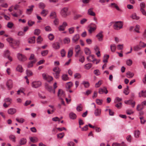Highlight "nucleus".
Instances as JSON below:
<instances>
[{"mask_svg": "<svg viewBox=\"0 0 146 146\" xmlns=\"http://www.w3.org/2000/svg\"><path fill=\"white\" fill-rule=\"evenodd\" d=\"M96 29V27H90V29L88 30V31L90 33H91L94 31Z\"/></svg>", "mask_w": 146, "mask_h": 146, "instance_id": "79ce46f5", "label": "nucleus"}, {"mask_svg": "<svg viewBox=\"0 0 146 146\" xmlns=\"http://www.w3.org/2000/svg\"><path fill=\"white\" fill-rule=\"evenodd\" d=\"M103 100H102L97 99L96 100V103L99 105H101L102 104Z\"/></svg>", "mask_w": 146, "mask_h": 146, "instance_id": "052dcab7", "label": "nucleus"}, {"mask_svg": "<svg viewBox=\"0 0 146 146\" xmlns=\"http://www.w3.org/2000/svg\"><path fill=\"white\" fill-rule=\"evenodd\" d=\"M92 66V64L91 63H88L85 64L84 66V68L86 69H90Z\"/></svg>", "mask_w": 146, "mask_h": 146, "instance_id": "7c9ffc66", "label": "nucleus"}, {"mask_svg": "<svg viewBox=\"0 0 146 146\" xmlns=\"http://www.w3.org/2000/svg\"><path fill=\"white\" fill-rule=\"evenodd\" d=\"M140 132L138 130H135L134 133V134L135 137L136 138H137L139 136L140 134Z\"/></svg>", "mask_w": 146, "mask_h": 146, "instance_id": "b1692460", "label": "nucleus"}, {"mask_svg": "<svg viewBox=\"0 0 146 146\" xmlns=\"http://www.w3.org/2000/svg\"><path fill=\"white\" fill-rule=\"evenodd\" d=\"M45 29L46 31H50L52 30L51 28L49 26H48L45 27Z\"/></svg>", "mask_w": 146, "mask_h": 146, "instance_id": "338daca9", "label": "nucleus"}, {"mask_svg": "<svg viewBox=\"0 0 146 146\" xmlns=\"http://www.w3.org/2000/svg\"><path fill=\"white\" fill-rule=\"evenodd\" d=\"M27 141V140L26 139L22 138L20 140L19 144L21 145H23L26 143Z\"/></svg>", "mask_w": 146, "mask_h": 146, "instance_id": "2eb2a0df", "label": "nucleus"}, {"mask_svg": "<svg viewBox=\"0 0 146 146\" xmlns=\"http://www.w3.org/2000/svg\"><path fill=\"white\" fill-rule=\"evenodd\" d=\"M53 78L52 77L49 76H47V78H46V79L45 80H47L48 82H50L51 81H52L53 80Z\"/></svg>", "mask_w": 146, "mask_h": 146, "instance_id": "0e129e2a", "label": "nucleus"}, {"mask_svg": "<svg viewBox=\"0 0 146 146\" xmlns=\"http://www.w3.org/2000/svg\"><path fill=\"white\" fill-rule=\"evenodd\" d=\"M82 84L84 85V87L86 88H88L89 86V83L88 82L84 81L83 82Z\"/></svg>", "mask_w": 146, "mask_h": 146, "instance_id": "37998d69", "label": "nucleus"}, {"mask_svg": "<svg viewBox=\"0 0 146 146\" xmlns=\"http://www.w3.org/2000/svg\"><path fill=\"white\" fill-rule=\"evenodd\" d=\"M16 120L19 123H23L25 121V119L23 118H21L19 119L18 118H16Z\"/></svg>", "mask_w": 146, "mask_h": 146, "instance_id": "09e8293b", "label": "nucleus"}, {"mask_svg": "<svg viewBox=\"0 0 146 146\" xmlns=\"http://www.w3.org/2000/svg\"><path fill=\"white\" fill-rule=\"evenodd\" d=\"M141 49V47L139 45H136L133 47V49L135 51H138Z\"/></svg>", "mask_w": 146, "mask_h": 146, "instance_id": "f3484780", "label": "nucleus"}, {"mask_svg": "<svg viewBox=\"0 0 146 146\" xmlns=\"http://www.w3.org/2000/svg\"><path fill=\"white\" fill-rule=\"evenodd\" d=\"M70 118L72 119H74L76 118V114L73 112H71L69 114Z\"/></svg>", "mask_w": 146, "mask_h": 146, "instance_id": "4468645a", "label": "nucleus"}, {"mask_svg": "<svg viewBox=\"0 0 146 146\" xmlns=\"http://www.w3.org/2000/svg\"><path fill=\"white\" fill-rule=\"evenodd\" d=\"M34 7L33 5H31V6L29 7V8L27 9V12H32L33 11V8Z\"/></svg>", "mask_w": 146, "mask_h": 146, "instance_id": "603ef678", "label": "nucleus"}, {"mask_svg": "<svg viewBox=\"0 0 146 146\" xmlns=\"http://www.w3.org/2000/svg\"><path fill=\"white\" fill-rule=\"evenodd\" d=\"M73 54V51L72 49H69L68 53V58L71 57Z\"/></svg>", "mask_w": 146, "mask_h": 146, "instance_id": "e433bc0d", "label": "nucleus"}, {"mask_svg": "<svg viewBox=\"0 0 146 146\" xmlns=\"http://www.w3.org/2000/svg\"><path fill=\"white\" fill-rule=\"evenodd\" d=\"M116 48L115 45L114 44H112L110 45V49L111 51L112 52H115Z\"/></svg>", "mask_w": 146, "mask_h": 146, "instance_id": "dca6fc26", "label": "nucleus"}, {"mask_svg": "<svg viewBox=\"0 0 146 146\" xmlns=\"http://www.w3.org/2000/svg\"><path fill=\"white\" fill-rule=\"evenodd\" d=\"M79 61L82 63H83L84 62L85 60V58L84 56L82 55H80V56H79Z\"/></svg>", "mask_w": 146, "mask_h": 146, "instance_id": "f704fd0d", "label": "nucleus"}, {"mask_svg": "<svg viewBox=\"0 0 146 146\" xmlns=\"http://www.w3.org/2000/svg\"><path fill=\"white\" fill-rule=\"evenodd\" d=\"M139 5L140 7V8L144 9L145 7V4L143 2L141 3Z\"/></svg>", "mask_w": 146, "mask_h": 146, "instance_id": "69168bd1", "label": "nucleus"}, {"mask_svg": "<svg viewBox=\"0 0 146 146\" xmlns=\"http://www.w3.org/2000/svg\"><path fill=\"white\" fill-rule=\"evenodd\" d=\"M6 85L8 90H10L11 89L13 86L12 80L11 79L8 80L7 82Z\"/></svg>", "mask_w": 146, "mask_h": 146, "instance_id": "20e7f679", "label": "nucleus"}, {"mask_svg": "<svg viewBox=\"0 0 146 146\" xmlns=\"http://www.w3.org/2000/svg\"><path fill=\"white\" fill-rule=\"evenodd\" d=\"M123 93L125 95H127L129 94V88L128 86H127L126 88H125L124 89L123 91Z\"/></svg>", "mask_w": 146, "mask_h": 146, "instance_id": "2f4dec72", "label": "nucleus"}, {"mask_svg": "<svg viewBox=\"0 0 146 146\" xmlns=\"http://www.w3.org/2000/svg\"><path fill=\"white\" fill-rule=\"evenodd\" d=\"M74 77L75 78L78 79L81 78V76L80 74L79 73H76L74 74Z\"/></svg>", "mask_w": 146, "mask_h": 146, "instance_id": "a18cd8bd", "label": "nucleus"}, {"mask_svg": "<svg viewBox=\"0 0 146 146\" xmlns=\"http://www.w3.org/2000/svg\"><path fill=\"white\" fill-rule=\"evenodd\" d=\"M10 53L9 50H6L4 51V54L3 55L4 56L8 57L10 56Z\"/></svg>", "mask_w": 146, "mask_h": 146, "instance_id": "cd10ccee", "label": "nucleus"}, {"mask_svg": "<svg viewBox=\"0 0 146 146\" xmlns=\"http://www.w3.org/2000/svg\"><path fill=\"white\" fill-rule=\"evenodd\" d=\"M26 73L27 75L29 76H32L33 75L32 72L29 70H27L26 71Z\"/></svg>", "mask_w": 146, "mask_h": 146, "instance_id": "de8ad7c7", "label": "nucleus"}, {"mask_svg": "<svg viewBox=\"0 0 146 146\" xmlns=\"http://www.w3.org/2000/svg\"><path fill=\"white\" fill-rule=\"evenodd\" d=\"M50 16L52 19L55 18L56 17V13L54 11L52 12Z\"/></svg>", "mask_w": 146, "mask_h": 146, "instance_id": "a878e982", "label": "nucleus"}, {"mask_svg": "<svg viewBox=\"0 0 146 146\" xmlns=\"http://www.w3.org/2000/svg\"><path fill=\"white\" fill-rule=\"evenodd\" d=\"M80 38V35L79 34H77L74 35L72 39V42L73 43H76L78 40Z\"/></svg>", "mask_w": 146, "mask_h": 146, "instance_id": "0eeeda50", "label": "nucleus"}, {"mask_svg": "<svg viewBox=\"0 0 146 146\" xmlns=\"http://www.w3.org/2000/svg\"><path fill=\"white\" fill-rule=\"evenodd\" d=\"M76 110L78 111H81L82 110V104H80L76 108Z\"/></svg>", "mask_w": 146, "mask_h": 146, "instance_id": "c03bdc74", "label": "nucleus"}, {"mask_svg": "<svg viewBox=\"0 0 146 146\" xmlns=\"http://www.w3.org/2000/svg\"><path fill=\"white\" fill-rule=\"evenodd\" d=\"M60 54L61 56L62 57H64L65 56L66 52L64 49H62L60 51Z\"/></svg>", "mask_w": 146, "mask_h": 146, "instance_id": "5fc2aeb1", "label": "nucleus"}, {"mask_svg": "<svg viewBox=\"0 0 146 146\" xmlns=\"http://www.w3.org/2000/svg\"><path fill=\"white\" fill-rule=\"evenodd\" d=\"M62 79L64 81L68 80L69 78L68 76V75L66 74H63L62 77Z\"/></svg>", "mask_w": 146, "mask_h": 146, "instance_id": "ea45409f", "label": "nucleus"}, {"mask_svg": "<svg viewBox=\"0 0 146 146\" xmlns=\"http://www.w3.org/2000/svg\"><path fill=\"white\" fill-rule=\"evenodd\" d=\"M41 85V83L39 81H34L31 84L32 87L35 88H37L40 87Z\"/></svg>", "mask_w": 146, "mask_h": 146, "instance_id": "7ed1b4c3", "label": "nucleus"}, {"mask_svg": "<svg viewBox=\"0 0 146 146\" xmlns=\"http://www.w3.org/2000/svg\"><path fill=\"white\" fill-rule=\"evenodd\" d=\"M76 54L75 55V56L76 57H78L80 55H82V52L81 50L80 51L78 50L76 51H75Z\"/></svg>", "mask_w": 146, "mask_h": 146, "instance_id": "bb28decb", "label": "nucleus"}, {"mask_svg": "<svg viewBox=\"0 0 146 146\" xmlns=\"http://www.w3.org/2000/svg\"><path fill=\"white\" fill-rule=\"evenodd\" d=\"M84 52L85 54L87 55H90L91 53L90 49L88 48H85Z\"/></svg>", "mask_w": 146, "mask_h": 146, "instance_id": "6ab92c4d", "label": "nucleus"}, {"mask_svg": "<svg viewBox=\"0 0 146 146\" xmlns=\"http://www.w3.org/2000/svg\"><path fill=\"white\" fill-rule=\"evenodd\" d=\"M48 13V11L45 9L43 10L40 13V14L44 17H45Z\"/></svg>", "mask_w": 146, "mask_h": 146, "instance_id": "412c9836", "label": "nucleus"}, {"mask_svg": "<svg viewBox=\"0 0 146 146\" xmlns=\"http://www.w3.org/2000/svg\"><path fill=\"white\" fill-rule=\"evenodd\" d=\"M10 139L12 141L15 142L16 141V137L14 135H11L9 136Z\"/></svg>", "mask_w": 146, "mask_h": 146, "instance_id": "72a5a7b5", "label": "nucleus"}, {"mask_svg": "<svg viewBox=\"0 0 146 146\" xmlns=\"http://www.w3.org/2000/svg\"><path fill=\"white\" fill-rule=\"evenodd\" d=\"M70 40L69 38H64V42L65 44H68L70 42Z\"/></svg>", "mask_w": 146, "mask_h": 146, "instance_id": "4d7b16f0", "label": "nucleus"}, {"mask_svg": "<svg viewBox=\"0 0 146 146\" xmlns=\"http://www.w3.org/2000/svg\"><path fill=\"white\" fill-rule=\"evenodd\" d=\"M48 52V50H44L42 51L41 52V54L42 56H45L46 55Z\"/></svg>", "mask_w": 146, "mask_h": 146, "instance_id": "a19ab883", "label": "nucleus"}, {"mask_svg": "<svg viewBox=\"0 0 146 146\" xmlns=\"http://www.w3.org/2000/svg\"><path fill=\"white\" fill-rule=\"evenodd\" d=\"M132 61L130 59H129L126 61V64L129 66H131L132 64Z\"/></svg>", "mask_w": 146, "mask_h": 146, "instance_id": "8fccbe9b", "label": "nucleus"}, {"mask_svg": "<svg viewBox=\"0 0 146 146\" xmlns=\"http://www.w3.org/2000/svg\"><path fill=\"white\" fill-rule=\"evenodd\" d=\"M139 44L141 47L145 48L146 46V44L143 42L141 41L139 42Z\"/></svg>", "mask_w": 146, "mask_h": 146, "instance_id": "774afa93", "label": "nucleus"}, {"mask_svg": "<svg viewBox=\"0 0 146 146\" xmlns=\"http://www.w3.org/2000/svg\"><path fill=\"white\" fill-rule=\"evenodd\" d=\"M104 92L106 94L108 93V91L106 87H104L103 88H99V89L98 93L100 94H102Z\"/></svg>", "mask_w": 146, "mask_h": 146, "instance_id": "423d86ee", "label": "nucleus"}, {"mask_svg": "<svg viewBox=\"0 0 146 146\" xmlns=\"http://www.w3.org/2000/svg\"><path fill=\"white\" fill-rule=\"evenodd\" d=\"M73 85V84L71 82H68L67 83L66 85V88L69 89Z\"/></svg>", "mask_w": 146, "mask_h": 146, "instance_id": "4be33fe9", "label": "nucleus"}, {"mask_svg": "<svg viewBox=\"0 0 146 146\" xmlns=\"http://www.w3.org/2000/svg\"><path fill=\"white\" fill-rule=\"evenodd\" d=\"M122 22L121 21L115 22L113 25V28L115 30H119L123 27Z\"/></svg>", "mask_w": 146, "mask_h": 146, "instance_id": "f257e3e1", "label": "nucleus"}, {"mask_svg": "<svg viewBox=\"0 0 146 146\" xmlns=\"http://www.w3.org/2000/svg\"><path fill=\"white\" fill-rule=\"evenodd\" d=\"M45 88L48 91L51 92L52 91V88L51 86H49L48 84H46L45 85Z\"/></svg>", "mask_w": 146, "mask_h": 146, "instance_id": "a211bd4d", "label": "nucleus"}, {"mask_svg": "<svg viewBox=\"0 0 146 146\" xmlns=\"http://www.w3.org/2000/svg\"><path fill=\"white\" fill-rule=\"evenodd\" d=\"M103 32L101 31L99 33L96 35V36L100 41H101L102 40L103 35L102 34Z\"/></svg>", "mask_w": 146, "mask_h": 146, "instance_id": "9b49d317", "label": "nucleus"}, {"mask_svg": "<svg viewBox=\"0 0 146 146\" xmlns=\"http://www.w3.org/2000/svg\"><path fill=\"white\" fill-rule=\"evenodd\" d=\"M35 23L34 21H32L31 20H29L28 21V24L30 27L32 26Z\"/></svg>", "mask_w": 146, "mask_h": 146, "instance_id": "e2e57ef3", "label": "nucleus"}, {"mask_svg": "<svg viewBox=\"0 0 146 146\" xmlns=\"http://www.w3.org/2000/svg\"><path fill=\"white\" fill-rule=\"evenodd\" d=\"M139 97H142L145 98L146 97V91H143L142 90L141 92L139 93Z\"/></svg>", "mask_w": 146, "mask_h": 146, "instance_id": "9d476101", "label": "nucleus"}, {"mask_svg": "<svg viewBox=\"0 0 146 146\" xmlns=\"http://www.w3.org/2000/svg\"><path fill=\"white\" fill-rule=\"evenodd\" d=\"M35 36L29 38L28 39L29 43L31 44L34 43L35 42Z\"/></svg>", "mask_w": 146, "mask_h": 146, "instance_id": "f8f14e48", "label": "nucleus"}, {"mask_svg": "<svg viewBox=\"0 0 146 146\" xmlns=\"http://www.w3.org/2000/svg\"><path fill=\"white\" fill-rule=\"evenodd\" d=\"M74 27H72L68 29L69 33L70 34H72L74 32Z\"/></svg>", "mask_w": 146, "mask_h": 146, "instance_id": "13d9d810", "label": "nucleus"}, {"mask_svg": "<svg viewBox=\"0 0 146 146\" xmlns=\"http://www.w3.org/2000/svg\"><path fill=\"white\" fill-rule=\"evenodd\" d=\"M94 74L96 76H99L100 74V73L98 70H95L94 71Z\"/></svg>", "mask_w": 146, "mask_h": 146, "instance_id": "3c124183", "label": "nucleus"}, {"mask_svg": "<svg viewBox=\"0 0 146 146\" xmlns=\"http://www.w3.org/2000/svg\"><path fill=\"white\" fill-rule=\"evenodd\" d=\"M126 74L127 76V77L128 78H130L133 77L134 75V74L133 73L131 72L130 71L126 73Z\"/></svg>", "mask_w": 146, "mask_h": 146, "instance_id": "5701e85b", "label": "nucleus"}, {"mask_svg": "<svg viewBox=\"0 0 146 146\" xmlns=\"http://www.w3.org/2000/svg\"><path fill=\"white\" fill-rule=\"evenodd\" d=\"M29 139L33 143H36L37 142L38 139L36 137H29Z\"/></svg>", "mask_w": 146, "mask_h": 146, "instance_id": "473e14b6", "label": "nucleus"}, {"mask_svg": "<svg viewBox=\"0 0 146 146\" xmlns=\"http://www.w3.org/2000/svg\"><path fill=\"white\" fill-rule=\"evenodd\" d=\"M16 112V110L13 108H11L8 110V113L9 114L13 115Z\"/></svg>", "mask_w": 146, "mask_h": 146, "instance_id": "1a4fd4ad", "label": "nucleus"}, {"mask_svg": "<svg viewBox=\"0 0 146 146\" xmlns=\"http://www.w3.org/2000/svg\"><path fill=\"white\" fill-rule=\"evenodd\" d=\"M143 105L141 106V105H138L137 106V110L138 111H140L143 109Z\"/></svg>", "mask_w": 146, "mask_h": 146, "instance_id": "864d4df0", "label": "nucleus"}, {"mask_svg": "<svg viewBox=\"0 0 146 146\" xmlns=\"http://www.w3.org/2000/svg\"><path fill=\"white\" fill-rule=\"evenodd\" d=\"M16 70L20 72H22L23 71V68L22 66L20 65H18L16 68Z\"/></svg>", "mask_w": 146, "mask_h": 146, "instance_id": "c85d7f7f", "label": "nucleus"}, {"mask_svg": "<svg viewBox=\"0 0 146 146\" xmlns=\"http://www.w3.org/2000/svg\"><path fill=\"white\" fill-rule=\"evenodd\" d=\"M29 59L31 61H34L35 60V62L36 61V60L35 57V55L33 54H31L30 57L29 58Z\"/></svg>", "mask_w": 146, "mask_h": 146, "instance_id": "c9c22d12", "label": "nucleus"}, {"mask_svg": "<svg viewBox=\"0 0 146 146\" xmlns=\"http://www.w3.org/2000/svg\"><path fill=\"white\" fill-rule=\"evenodd\" d=\"M39 7L40 8L43 9L45 7V5L43 3H40L39 4Z\"/></svg>", "mask_w": 146, "mask_h": 146, "instance_id": "bf43d9fd", "label": "nucleus"}, {"mask_svg": "<svg viewBox=\"0 0 146 146\" xmlns=\"http://www.w3.org/2000/svg\"><path fill=\"white\" fill-rule=\"evenodd\" d=\"M68 9L67 7H64L62 9L60 13L62 17H65L69 15L67 12Z\"/></svg>", "mask_w": 146, "mask_h": 146, "instance_id": "f03ea898", "label": "nucleus"}, {"mask_svg": "<svg viewBox=\"0 0 146 146\" xmlns=\"http://www.w3.org/2000/svg\"><path fill=\"white\" fill-rule=\"evenodd\" d=\"M94 114L96 116H100L101 114V110L97 109L95 110Z\"/></svg>", "mask_w": 146, "mask_h": 146, "instance_id": "393cba45", "label": "nucleus"}, {"mask_svg": "<svg viewBox=\"0 0 146 146\" xmlns=\"http://www.w3.org/2000/svg\"><path fill=\"white\" fill-rule=\"evenodd\" d=\"M40 33V30L39 29H36L35 30L34 34L36 35H38Z\"/></svg>", "mask_w": 146, "mask_h": 146, "instance_id": "58836bf2", "label": "nucleus"}, {"mask_svg": "<svg viewBox=\"0 0 146 146\" xmlns=\"http://www.w3.org/2000/svg\"><path fill=\"white\" fill-rule=\"evenodd\" d=\"M64 92L62 90L60 89L59 90L58 94V96H60L62 95L64 96Z\"/></svg>", "mask_w": 146, "mask_h": 146, "instance_id": "c756f323", "label": "nucleus"}, {"mask_svg": "<svg viewBox=\"0 0 146 146\" xmlns=\"http://www.w3.org/2000/svg\"><path fill=\"white\" fill-rule=\"evenodd\" d=\"M132 18L133 19H135L136 20L139 19V17L137 16L136 14H133L132 15Z\"/></svg>", "mask_w": 146, "mask_h": 146, "instance_id": "680f3d73", "label": "nucleus"}, {"mask_svg": "<svg viewBox=\"0 0 146 146\" xmlns=\"http://www.w3.org/2000/svg\"><path fill=\"white\" fill-rule=\"evenodd\" d=\"M17 58L21 61H24L27 60L26 57L24 55L20 53L18 54Z\"/></svg>", "mask_w": 146, "mask_h": 146, "instance_id": "39448f33", "label": "nucleus"}, {"mask_svg": "<svg viewBox=\"0 0 146 146\" xmlns=\"http://www.w3.org/2000/svg\"><path fill=\"white\" fill-rule=\"evenodd\" d=\"M35 60L31 61L28 63L27 67L29 68L32 67L33 66V64L35 63Z\"/></svg>", "mask_w": 146, "mask_h": 146, "instance_id": "aec40b11", "label": "nucleus"}, {"mask_svg": "<svg viewBox=\"0 0 146 146\" xmlns=\"http://www.w3.org/2000/svg\"><path fill=\"white\" fill-rule=\"evenodd\" d=\"M64 135V133L62 132L61 133H60L59 134H58L57 135V137L58 138H62Z\"/></svg>", "mask_w": 146, "mask_h": 146, "instance_id": "6e6d98bb", "label": "nucleus"}, {"mask_svg": "<svg viewBox=\"0 0 146 146\" xmlns=\"http://www.w3.org/2000/svg\"><path fill=\"white\" fill-rule=\"evenodd\" d=\"M93 8H92L89 9L88 10V15H90L92 16H95L96 15L95 13L93 11Z\"/></svg>", "mask_w": 146, "mask_h": 146, "instance_id": "ddd939ff", "label": "nucleus"}, {"mask_svg": "<svg viewBox=\"0 0 146 146\" xmlns=\"http://www.w3.org/2000/svg\"><path fill=\"white\" fill-rule=\"evenodd\" d=\"M109 56L108 55H104L103 62L104 63L108 62V60L109 58Z\"/></svg>", "mask_w": 146, "mask_h": 146, "instance_id": "4c0bfd02", "label": "nucleus"}, {"mask_svg": "<svg viewBox=\"0 0 146 146\" xmlns=\"http://www.w3.org/2000/svg\"><path fill=\"white\" fill-rule=\"evenodd\" d=\"M43 40V39L41 36H39L38 37L37 39V42L38 43H40Z\"/></svg>", "mask_w": 146, "mask_h": 146, "instance_id": "49530a36", "label": "nucleus"}, {"mask_svg": "<svg viewBox=\"0 0 146 146\" xmlns=\"http://www.w3.org/2000/svg\"><path fill=\"white\" fill-rule=\"evenodd\" d=\"M53 48L55 50H58L60 48V44L59 42H56L52 44Z\"/></svg>", "mask_w": 146, "mask_h": 146, "instance_id": "6e6552de", "label": "nucleus"}]
</instances>
